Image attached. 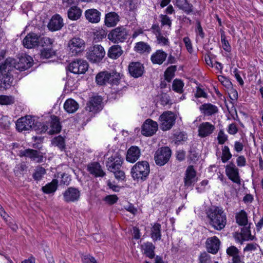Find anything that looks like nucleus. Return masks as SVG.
<instances>
[{
	"label": "nucleus",
	"instance_id": "42",
	"mask_svg": "<svg viewBox=\"0 0 263 263\" xmlns=\"http://www.w3.org/2000/svg\"><path fill=\"white\" fill-rule=\"evenodd\" d=\"M177 70V66L175 65L168 67L164 72L165 79L168 82H170L174 77L175 73Z\"/></svg>",
	"mask_w": 263,
	"mask_h": 263
},
{
	"label": "nucleus",
	"instance_id": "45",
	"mask_svg": "<svg viewBox=\"0 0 263 263\" xmlns=\"http://www.w3.org/2000/svg\"><path fill=\"white\" fill-rule=\"evenodd\" d=\"M27 170V166L25 163L22 162L17 164L14 169V172L16 176H20L25 174Z\"/></svg>",
	"mask_w": 263,
	"mask_h": 263
},
{
	"label": "nucleus",
	"instance_id": "47",
	"mask_svg": "<svg viewBox=\"0 0 263 263\" xmlns=\"http://www.w3.org/2000/svg\"><path fill=\"white\" fill-rule=\"evenodd\" d=\"M224 86L228 88V92L230 99L236 100L238 99V93L236 89L232 87V83H226Z\"/></svg>",
	"mask_w": 263,
	"mask_h": 263
},
{
	"label": "nucleus",
	"instance_id": "27",
	"mask_svg": "<svg viewBox=\"0 0 263 263\" xmlns=\"http://www.w3.org/2000/svg\"><path fill=\"white\" fill-rule=\"evenodd\" d=\"M87 170L90 174L96 177H102L105 175V173L102 170L101 165L97 162L89 164L87 166Z\"/></svg>",
	"mask_w": 263,
	"mask_h": 263
},
{
	"label": "nucleus",
	"instance_id": "25",
	"mask_svg": "<svg viewBox=\"0 0 263 263\" xmlns=\"http://www.w3.org/2000/svg\"><path fill=\"white\" fill-rule=\"evenodd\" d=\"M101 12L96 9H89L85 11L86 19L91 23H98L101 20Z\"/></svg>",
	"mask_w": 263,
	"mask_h": 263
},
{
	"label": "nucleus",
	"instance_id": "39",
	"mask_svg": "<svg viewBox=\"0 0 263 263\" xmlns=\"http://www.w3.org/2000/svg\"><path fill=\"white\" fill-rule=\"evenodd\" d=\"M123 53L121 47L119 45L111 46L108 52V55L110 58L116 59L120 57Z\"/></svg>",
	"mask_w": 263,
	"mask_h": 263
},
{
	"label": "nucleus",
	"instance_id": "4",
	"mask_svg": "<svg viewBox=\"0 0 263 263\" xmlns=\"http://www.w3.org/2000/svg\"><path fill=\"white\" fill-rule=\"evenodd\" d=\"M150 172L149 165L147 161H142L136 163L131 169V175L134 180L144 181Z\"/></svg>",
	"mask_w": 263,
	"mask_h": 263
},
{
	"label": "nucleus",
	"instance_id": "30",
	"mask_svg": "<svg viewBox=\"0 0 263 263\" xmlns=\"http://www.w3.org/2000/svg\"><path fill=\"white\" fill-rule=\"evenodd\" d=\"M119 21V16L115 12H109L105 14L104 24L108 27H113L117 25Z\"/></svg>",
	"mask_w": 263,
	"mask_h": 263
},
{
	"label": "nucleus",
	"instance_id": "20",
	"mask_svg": "<svg viewBox=\"0 0 263 263\" xmlns=\"http://www.w3.org/2000/svg\"><path fill=\"white\" fill-rule=\"evenodd\" d=\"M197 181L196 172L192 165L187 167L184 178V186L188 187Z\"/></svg>",
	"mask_w": 263,
	"mask_h": 263
},
{
	"label": "nucleus",
	"instance_id": "61",
	"mask_svg": "<svg viewBox=\"0 0 263 263\" xmlns=\"http://www.w3.org/2000/svg\"><path fill=\"white\" fill-rule=\"evenodd\" d=\"M183 83H172V89L178 93H181L183 92Z\"/></svg>",
	"mask_w": 263,
	"mask_h": 263
},
{
	"label": "nucleus",
	"instance_id": "16",
	"mask_svg": "<svg viewBox=\"0 0 263 263\" xmlns=\"http://www.w3.org/2000/svg\"><path fill=\"white\" fill-rule=\"evenodd\" d=\"M158 126V124L156 121L148 119L143 124L141 133L145 136H151L157 132Z\"/></svg>",
	"mask_w": 263,
	"mask_h": 263
},
{
	"label": "nucleus",
	"instance_id": "12",
	"mask_svg": "<svg viewBox=\"0 0 263 263\" xmlns=\"http://www.w3.org/2000/svg\"><path fill=\"white\" fill-rule=\"evenodd\" d=\"M226 174L232 182L238 185L241 184L239 170L233 162H230L226 166Z\"/></svg>",
	"mask_w": 263,
	"mask_h": 263
},
{
	"label": "nucleus",
	"instance_id": "15",
	"mask_svg": "<svg viewBox=\"0 0 263 263\" xmlns=\"http://www.w3.org/2000/svg\"><path fill=\"white\" fill-rule=\"evenodd\" d=\"M4 57L5 52L3 51H0V82H12L13 80H11L9 76H7L8 72L11 71V69L6 65V60L4 63L1 62Z\"/></svg>",
	"mask_w": 263,
	"mask_h": 263
},
{
	"label": "nucleus",
	"instance_id": "54",
	"mask_svg": "<svg viewBox=\"0 0 263 263\" xmlns=\"http://www.w3.org/2000/svg\"><path fill=\"white\" fill-rule=\"evenodd\" d=\"M199 263H212L210 255L205 252L200 254L199 256Z\"/></svg>",
	"mask_w": 263,
	"mask_h": 263
},
{
	"label": "nucleus",
	"instance_id": "22",
	"mask_svg": "<svg viewBox=\"0 0 263 263\" xmlns=\"http://www.w3.org/2000/svg\"><path fill=\"white\" fill-rule=\"evenodd\" d=\"M39 44V36L34 33H28L23 40V46L27 48H32Z\"/></svg>",
	"mask_w": 263,
	"mask_h": 263
},
{
	"label": "nucleus",
	"instance_id": "23",
	"mask_svg": "<svg viewBox=\"0 0 263 263\" xmlns=\"http://www.w3.org/2000/svg\"><path fill=\"white\" fill-rule=\"evenodd\" d=\"M205 244L208 252L214 254L219 249L220 241L216 236H213L208 238Z\"/></svg>",
	"mask_w": 263,
	"mask_h": 263
},
{
	"label": "nucleus",
	"instance_id": "34",
	"mask_svg": "<svg viewBox=\"0 0 263 263\" xmlns=\"http://www.w3.org/2000/svg\"><path fill=\"white\" fill-rule=\"evenodd\" d=\"M141 249L144 254L148 257L152 259L155 257V246L151 242H146L141 245Z\"/></svg>",
	"mask_w": 263,
	"mask_h": 263
},
{
	"label": "nucleus",
	"instance_id": "24",
	"mask_svg": "<svg viewBox=\"0 0 263 263\" xmlns=\"http://www.w3.org/2000/svg\"><path fill=\"white\" fill-rule=\"evenodd\" d=\"M130 74L136 78L141 77L144 71V67L140 62H132L128 66Z\"/></svg>",
	"mask_w": 263,
	"mask_h": 263
},
{
	"label": "nucleus",
	"instance_id": "13",
	"mask_svg": "<svg viewBox=\"0 0 263 263\" xmlns=\"http://www.w3.org/2000/svg\"><path fill=\"white\" fill-rule=\"evenodd\" d=\"M88 68L87 62L83 60H77L71 62L68 66L69 70L74 74L84 73Z\"/></svg>",
	"mask_w": 263,
	"mask_h": 263
},
{
	"label": "nucleus",
	"instance_id": "55",
	"mask_svg": "<svg viewBox=\"0 0 263 263\" xmlns=\"http://www.w3.org/2000/svg\"><path fill=\"white\" fill-rule=\"evenodd\" d=\"M221 41L222 43V46L223 49L227 52L231 51V47L228 41L226 40V36L224 34H221Z\"/></svg>",
	"mask_w": 263,
	"mask_h": 263
},
{
	"label": "nucleus",
	"instance_id": "46",
	"mask_svg": "<svg viewBox=\"0 0 263 263\" xmlns=\"http://www.w3.org/2000/svg\"><path fill=\"white\" fill-rule=\"evenodd\" d=\"M159 17L161 28L166 26L168 27V29H171L172 24L171 18L166 14H161Z\"/></svg>",
	"mask_w": 263,
	"mask_h": 263
},
{
	"label": "nucleus",
	"instance_id": "29",
	"mask_svg": "<svg viewBox=\"0 0 263 263\" xmlns=\"http://www.w3.org/2000/svg\"><path fill=\"white\" fill-rule=\"evenodd\" d=\"M141 155L140 148L136 146H131L127 151L126 160L129 162L134 163L138 160Z\"/></svg>",
	"mask_w": 263,
	"mask_h": 263
},
{
	"label": "nucleus",
	"instance_id": "48",
	"mask_svg": "<svg viewBox=\"0 0 263 263\" xmlns=\"http://www.w3.org/2000/svg\"><path fill=\"white\" fill-rule=\"evenodd\" d=\"M232 157L230 153L229 148L228 146H224L222 149L221 161L223 163H226Z\"/></svg>",
	"mask_w": 263,
	"mask_h": 263
},
{
	"label": "nucleus",
	"instance_id": "36",
	"mask_svg": "<svg viewBox=\"0 0 263 263\" xmlns=\"http://www.w3.org/2000/svg\"><path fill=\"white\" fill-rule=\"evenodd\" d=\"M151 236L153 241L159 240L161 238V226L155 223L151 228Z\"/></svg>",
	"mask_w": 263,
	"mask_h": 263
},
{
	"label": "nucleus",
	"instance_id": "35",
	"mask_svg": "<svg viewBox=\"0 0 263 263\" xmlns=\"http://www.w3.org/2000/svg\"><path fill=\"white\" fill-rule=\"evenodd\" d=\"M58 180L54 179L51 182L46 184L42 186V191L45 194H49L54 193L58 189Z\"/></svg>",
	"mask_w": 263,
	"mask_h": 263
},
{
	"label": "nucleus",
	"instance_id": "11",
	"mask_svg": "<svg viewBox=\"0 0 263 263\" xmlns=\"http://www.w3.org/2000/svg\"><path fill=\"white\" fill-rule=\"evenodd\" d=\"M127 35V32L125 28L123 27H117L112 30L108 34V39L114 43L123 42Z\"/></svg>",
	"mask_w": 263,
	"mask_h": 263
},
{
	"label": "nucleus",
	"instance_id": "10",
	"mask_svg": "<svg viewBox=\"0 0 263 263\" xmlns=\"http://www.w3.org/2000/svg\"><path fill=\"white\" fill-rule=\"evenodd\" d=\"M152 33L155 35L157 43L162 46H169L170 41L168 38L169 32L165 31L163 33L161 32V28L158 24H153L151 28Z\"/></svg>",
	"mask_w": 263,
	"mask_h": 263
},
{
	"label": "nucleus",
	"instance_id": "37",
	"mask_svg": "<svg viewBox=\"0 0 263 263\" xmlns=\"http://www.w3.org/2000/svg\"><path fill=\"white\" fill-rule=\"evenodd\" d=\"M51 121L50 123L51 129L49 133L52 135L60 132L61 130V125L58 117L55 116H51Z\"/></svg>",
	"mask_w": 263,
	"mask_h": 263
},
{
	"label": "nucleus",
	"instance_id": "19",
	"mask_svg": "<svg viewBox=\"0 0 263 263\" xmlns=\"http://www.w3.org/2000/svg\"><path fill=\"white\" fill-rule=\"evenodd\" d=\"M20 157H27L30 158L31 160L35 161L37 163H41L44 161V156L41 152L32 149L28 148L20 152Z\"/></svg>",
	"mask_w": 263,
	"mask_h": 263
},
{
	"label": "nucleus",
	"instance_id": "59",
	"mask_svg": "<svg viewBox=\"0 0 263 263\" xmlns=\"http://www.w3.org/2000/svg\"><path fill=\"white\" fill-rule=\"evenodd\" d=\"M226 252L230 256H234L239 254V250L235 246H232L227 249Z\"/></svg>",
	"mask_w": 263,
	"mask_h": 263
},
{
	"label": "nucleus",
	"instance_id": "44",
	"mask_svg": "<svg viewBox=\"0 0 263 263\" xmlns=\"http://www.w3.org/2000/svg\"><path fill=\"white\" fill-rule=\"evenodd\" d=\"M46 170L42 166H37L35 170V172L33 174V179L35 180L39 181L41 180L43 176L46 174Z\"/></svg>",
	"mask_w": 263,
	"mask_h": 263
},
{
	"label": "nucleus",
	"instance_id": "8",
	"mask_svg": "<svg viewBox=\"0 0 263 263\" xmlns=\"http://www.w3.org/2000/svg\"><path fill=\"white\" fill-rule=\"evenodd\" d=\"M176 120L175 114L170 111H164L160 117V126L163 131L170 129L174 125Z\"/></svg>",
	"mask_w": 263,
	"mask_h": 263
},
{
	"label": "nucleus",
	"instance_id": "2",
	"mask_svg": "<svg viewBox=\"0 0 263 263\" xmlns=\"http://www.w3.org/2000/svg\"><path fill=\"white\" fill-rule=\"evenodd\" d=\"M6 64L11 69V71L8 72L7 76H9L13 81L14 70H19L20 71L27 70L32 66L33 60L30 56L24 55L22 56L17 62L14 59L7 58L6 60Z\"/></svg>",
	"mask_w": 263,
	"mask_h": 263
},
{
	"label": "nucleus",
	"instance_id": "14",
	"mask_svg": "<svg viewBox=\"0 0 263 263\" xmlns=\"http://www.w3.org/2000/svg\"><path fill=\"white\" fill-rule=\"evenodd\" d=\"M68 45L72 54L77 55L84 50L85 43L81 38L73 37L69 41Z\"/></svg>",
	"mask_w": 263,
	"mask_h": 263
},
{
	"label": "nucleus",
	"instance_id": "3",
	"mask_svg": "<svg viewBox=\"0 0 263 263\" xmlns=\"http://www.w3.org/2000/svg\"><path fill=\"white\" fill-rule=\"evenodd\" d=\"M16 126L20 132L33 129L42 133L45 132L48 129L47 126L35 121L34 117L31 116H26L18 119L17 120Z\"/></svg>",
	"mask_w": 263,
	"mask_h": 263
},
{
	"label": "nucleus",
	"instance_id": "7",
	"mask_svg": "<svg viewBox=\"0 0 263 263\" xmlns=\"http://www.w3.org/2000/svg\"><path fill=\"white\" fill-rule=\"evenodd\" d=\"M105 54L104 48L100 45L91 47L87 52V58L92 63L101 61Z\"/></svg>",
	"mask_w": 263,
	"mask_h": 263
},
{
	"label": "nucleus",
	"instance_id": "18",
	"mask_svg": "<svg viewBox=\"0 0 263 263\" xmlns=\"http://www.w3.org/2000/svg\"><path fill=\"white\" fill-rule=\"evenodd\" d=\"M102 98L99 96H94L90 98L85 107L86 110L93 114L102 109Z\"/></svg>",
	"mask_w": 263,
	"mask_h": 263
},
{
	"label": "nucleus",
	"instance_id": "28",
	"mask_svg": "<svg viewBox=\"0 0 263 263\" xmlns=\"http://www.w3.org/2000/svg\"><path fill=\"white\" fill-rule=\"evenodd\" d=\"M63 25V20L62 17L59 14H55L51 18L48 27L49 29L51 31H57L61 29Z\"/></svg>",
	"mask_w": 263,
	"mask_h": 263
},
{
	"label": "nucleus",
	"instance_id": "33",
	"mask_svg": "<svg viewBox=\"0 0 263 263\" xmlns=\"http://www.w3.org/2000/svg\"><path fill=\"white\" fill-rule=\"evenodd\" d=\"M82 10L77 6H72L67 11V16L72 21H77L82 16Z\"/></svg>",
	"mask_w": 263,
	"mask_h": 263
},
{
	"label": "nucleus",
	"instance_id": "51",
	"mask_svg": "<svg viewBox=\"0 0 263 263\" xmlns=\"http://www.w3.org/2000/svg\"><path fill=\"white\" fill-rule=\"evenodd\" d=\"M53 40L48 37H43L39 38V43L44 48H52L53 43Z\"/></svg>",
	"mask_w": 263,
	"mask_h": 263
},
{
	"label": "nucleus",
	"instance_id": "21",
	"mask_svg": "<svg viewBox=\"0 0 263 263\" xmlns=\"http://www.w3.org/2000/svg\"><path fill=\"white\" fill-rule=\"evenodd\" d=\"M215 129L213 124L208 122H203L198 126V136L201 138L206 137L211 135Z\"/></svg>",
	"mask_w": 263,
	"mask_h": 263
},
{
	"label": "nucleus",
	"instance_id": "50",
	"mask_svg": "<svg viewBox=\"0 0 263 263\" xmlns=\"http://www.w3.org/2000/svg\"><path fill=\"white\" fill-rule=\"evenodd\" d=\"M55 54V51L52 48H44L41 52V57L42 59H49Z\"/></svg>",
	"mask_w": 263,
	"mask_h": 263
},
{
	"label": "nucleus",
	"instance_id": "26",
	"mask_svg": "<svg viewBox=\"0 0 263 263\" xmlns=\"http://www.w3.org/2000/svg\"><path fill=\"white\" fill-rule=\"evenodd\" d=\"M167 54L162 49L157 50L151 56V61L153 64L161 65L166 60Z\"/></svg>",
	"mask_w": 263,
	"mask_h": 263
},
{
	"label": "nucleus",
	"instance_id": "41",
	"mask_svg": "<svg viewBox=\"0 0 263 263\" xmlns=\"http://www.w3.org/2000/svg\"><path fill=\"white\" fill-rule=\"evenodd\" d=\"M237 223L240 226H246L248 223V217L246 212L241 210L236 216Z\"/></svg>",
	"mask_w": 263,
	"mask_h": 263
},
{
	"label": "nucleus",
	"instance_id": "1",
	"mask_svg": "<svg viewBox=\"0 0 263 263\" xmlns=\"http://www.w3.org/2000/svg\"><path fill=\"white\" fill-rule=\"evenodd\" d=\"M209 224L216 230L220 231L226 226L227 217L222 208L213 206L206 211Z\"/></svg>",
	"mask_w": 263,
	"mask_h": 263
},
{
	"label": "nucleus",
	"instance_id": "63",
	"mask_svg": "<svg viewBox=\"0 0 263 263\" xmlns=\"http://www.w3.org/2000/svg\"><path fill=\"white\" fill-rule=\"evenodd\" d=\"M259 247V246L255 243H250L247 245L246 247L243 249L244 252H249L255 251L257 248Z\"/></svg>",
	"mask_w": 263,
	"mask_h": 263
},
{
	"label": "nucleus",
	"instance_id": "53",
	"mask_svg": "<svg viewBox=\"0 0 263 263\" xmlns=\"http://www.w3.org/2000/svg\"><path fill=\"white\" fill-rule=\"evenodd\" d=\"M106 32L103 29H99L96 30L94 32V39L97 41H99L100 40L104 39L106 36Z\"/></svg>",
	"mask_w": 263,
	"mask_h": 263
},
{
	"label": "nucleus",
	"instance_id": "6",
	"mask_svg": "<svg viewBox=\"0 0 263 263\" xmlns=\"http://www.w3.org/2000/svg\"><path fill=\"white\" fill-rule=\"evenodd\" d=\"M172 155L171 149L167 147H162L157 149L154 155L156 164L159 166H163L170 160Z\"/></svg>",
	"mask_w": 263,
	"mask_h": 263
},
{
	"label": "nucleus",
	"instance_id": "43",
	"mask_svg": "<svg viewBox=\"0 0 263 263\" xmlns=\"http://www.w3.org/2000/svg\"><path fill=\"white\" fill-rule=\"evenodd\" d=\"M52 145L58 146L61 151L65 148V140L61 136L54 137L52 140Z\"/></svg>",
	"mask_w": 263,
	"mask_h": 263
},
{
	"label": "nucleus",
	"instance_id": "56",
	"mask_svg": "<svg viewBox=\"0 0 263 263\" xmlns=\"http://www.w3.org/2000/svg\"><path fill=\"white\" fill-rule=\"evenodd\" d=\"M111 172L114 173L116 179L118 180H123L125 178V173L121 168Z\"/></svg>",
	"mask_w": 263,
	"mask_h": 263
},
{
	"label": "nucleus",
	"instance_id": "31",
	"mask_svg": "<svg viewBox=\"0 0 263 263\" xmlns=\"http://www.w3.org/2000/svg\"><path fill=\"white\" fill-rule=\"evenodd\" d=\"M199 109L202 114L208 116H211L218 112L217 107L211 103L201 105L199 107Z\"/></svg>",
	"mask_w": 263,
	"mask_h": 263
},
{
	"label": "nucleus",
	"instance_id": "58",
	"mask_svg": "<svg viewBox=\"0 0 263 263\" xmlns=\"http://www.w3.org/2000/svg\"><path fill=\"white\" fill-rule=\"evenodd\" d=\"M10 125V121L8 116H3L0 118V125L4 128H7Z\"/></svg>",
	"mask_w": 263,
	"mask_h": 263
},
{
	"label": "nucleus",
	"instance_id": "38",
	"mask_svg": "<svg viewBox=\"0 0 263 263\" xmlns=\"http://www.w3.org/2000/svg\"><path fill=\"white\" fill-rule=\"evenodd\" d=\"M135 50L141 54H148L151 51L152 48L147 43L139 42L136 44Z\"/></svg>",
	"mask_w": 263,
	"mask_h": 263
},
{
	"label": "nucleus",
	"instance_id": "52",
	"mask_svg": "<svg viewBox=\"0 0 263 263\" xmlns=\"http://www.w3.org/2000/svg\"><path fill=\"white\" fill-rule=\"evenodd\" d=\"M14 102V99L11 96H0V104L1 105H10L13 104Z\"/></svg>",
	"mask_w": 263,
	"mask_h": 263
},
{
	"label": "nucleus",
	"instance_id": "5",
	"mask_svg": "<svg viewBox=\"0 0 263 263\" xmlns=\"http://www.w3.org/2000/svg\"><path fill=\"white\" fill-rule=\"evenodd\" d=\"M96 82H118L125 81L123 74L116 71L103 70L96 76Z\"/></svg>",
	"mask_w": 263,
	"mask_h": 263
},
{
	"label": "nucleus",
	"instance_id": "64",
	"mask_svg": "<svg viewBox=\"0 0 263 263\" xmlns=\"http://www.w3.org/2000/svg\"><path fill=\"white\" fill-rule=\"evenodd\" d=\"M197 27L195 30V32L197 35L200 36L202 39L204 37V33L203 32L202 28L201 25V23L199 21H197Z\"/></svg>",
	"mask_w": 263,
	"mask_h": 263
},
{
	"label": "nucleus",
	"instance_id": "9",
	"mask_svg": "<svg viewBox=\"0 0 263 263\" xmlns=\"http://www.w3.org/2000/svg\"><path fill=\"white\" fill-rule=\"evenodd\" d=\"M123 161L124 159L119 152H114L108 158L106 166L109 171L114 172L121 168Z\"/></svg>",
	"mask_w": 263,
	"mask_h": 263
},
{
	"label": "nucleus",
	"instance_id": "17",
	"mask_svg": "<svg viewBox=\"0 0 263 263\" xmlns=\"http://www.w3.org/2000/svg\"><path fill=\"white\" fill-rule=\"evenodd\" d=\"M81 193L78 189L69 187L63 193V199L66 202H74L78 201Z\"/></svg>",
	"mask_w": 263,
	"mask_h": 263
},
{
	"label": "nucleus",
	"instance_id": "40",
	"mask_svg": "<svg viewBox=\"0 0 263 263\" xmlns=\"http://www.w3.org/2000/svg\"><path fill=\"white\" fill-rule=\"evenodd\" d=\"M176 5L187 13L193 11V6L188 3L186 0H176Z\"/></svg>",
	"mask_w": 263,
	"mask_h": 263
},
{
	"label": "nucleus",
	"instance_id": "49",
	"mask_svg": "<svg viewBox=\"0 0 263 263\" xmlns=\"http://www.w3.org/2000/svg\"><path fill=\"white\" fill-rule=\"evenodd\" d=\"M241 235L242 239L245 240H253L254 236L251 234V231L249 227H245L241 230Z\"/></svg>",
	"mask_w": 263,
	"mask_h": 263
},
{
	"label": "nucleus",
	"instance_id": "32",
	"mask_svg": "<svg viewBox=\"0 0 263 263\" xmlns=\"http://www.w3.org/2000/svg\"><path fill=\"white\" fill-rule=\"evenodd\" d=\"M79 107V104L72 99H67L64 104L65 110L69 114L75 112Z\"/></svg>",
	"mask_w": 263,
	"mask_h": 263
},
{
	"label": "nucleus",
	"instance_id": "57",
	"mask_svg": "<svg viewBox=\"0 0 263 263\" xmlns=\"http://www.w3.org/2000/svg\"><path fill=\"white\" fill-rule=\"evenodd\" d=\"M217 140L219 144H224L228 140V136L224 133L222 130H220L218 134Z\"/></svg>",
	"mask_w": 263,
	"mask_h": 263
},
{
	"label": "nucleus",
	"instance_id": "60",
	"mask_svg": "<svg viewBox=\"0 0 263 263\" xmlns=\"http://www.w3.org/2000/svg\"><path fill=\"white\" fill-rule=\"evenodd\" d=\"M118 200V198L116 195H108L104 198V201L110 205L116 203Z\"/></svg>",
	"mask_w": 263,
	"mask_h": 263
},
{
	"label": "nucleus",
	"instance_id": "62",
	"mask_svg": "<svg viewBox=\"0 0 263 263\" xmlns=\"http://www.w3.org/2000/svg\"><path fill=\"white\" fill-rule=\"evenodd\" d=\"M71 181V178L69 175L64 173L62 175L60 183L61 184L68 185Z\"/></svg>",
	"mask_w": 263,
	"mask_h": 263
}]
</instances>
